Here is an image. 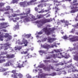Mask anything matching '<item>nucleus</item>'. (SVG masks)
Listing matches in <instances>:
<instances>
[{"mask_svg": "<svg viewBox=\"0 0 78 78\" xmlns=\"http://www.w3.org/2000/svg\"><path fill=\"white\" fill-rule=\"evenodd\" d=\"M17 15L16 14H14L13 15H12V16L13 17H17Z\"/></svg>", "mask_w": 78, "mask_h": 78, "instance_id": "obj_56", "label": "nucleus"}, {"mask_svg": "<svg viewBox=\"0 0 78 78\" xmlns=\"http://www.w3.org/2000/svg\"><path fill=\"white\" fill-rule=\"evenodd\" d=\"M5 37V38H7L8 37V39L11 40L12 39V36L9 35V34L6 33L5 34V35H4L3 34H2L0 35V41H3V38Z\"/></svg>", "mask_w": 78, "mask_h": 78, "instance_id": "obj_3", "label": "nucleus"}, {"mask_svg": "<svg viewBox=\"0 0 78 78\" xmlns=\"http://www.w3.org/2000/svg\"><path fill=\"white\" fill-rule=\"evenodd\" d=\"M20 5L21 7L25 8V7L27 6V3H26V2H20Z\"/></svg>", "mask_w": 78, "mask_h": 78, "instance_id": "obj_16", "label": "nucleus"}, {"mask_svg": "<svg viewBox=\"0 0 78 78\" xmlns=\"http://www.w3.org/2000/svg\"><path fill=\"white\" fill-rule=\"evenodd\" d=\"M70 68L69 69H68V73H71L72 72V68L70 67Z\"/></svg>", "mask_w": 78, "mask_h": 78, "instance_id": "obj_32", "label": "nucleus"}, {"mask_svg": "<svg viewBox=\"0 0 78 78\" xmlns=\"http://www.w3.org/2000/svg\"><path fill=\"white\" fill-rule=\"evenodd\" d=\"M28 57V58H32V55H30V53H27V55L25 56V59H27V57Z\"/></svg>", "mask_w": 78, "mask_h": 78, "instance_id": "obj_21", "label": "nucleus"}, {"mask_svg": "<svg viewBox=\"0 0 78 78\" xmlns=\"http://www.w3.org/2000/svg\"><path fill=\"white\" fill-rule=\"evenodd\" d=\"M38 7H41V8H43V6L42 5V3H41L40 4L37 5Z\"/></svg>", "mask_w": 78, "mask_h": 78, "instance_id": "obj_44", "label": "nucleus"}, {"mask_svg": "<svg viewBox=\"0 0 78 78\" xmlns=\"http://www.w3.org/2000/svg\"><path fill=\"white\" fill-rule=\"evenodd\" d=\"M17 76L19 77V78H22L23 77V75L21 74V73H19V74H17Z\"/></svg>", "mask_w": 78, "mask_h": 78, "instance_id": "obj_30", "label": "nucleus"}, {"mask_svg": "<svg viewBox=\"0 0 78 78\" xmlns=\"http://www.w3.org/2000/svg\"><path fill=\"white\" fill-rule=\"evenodd\" d=\"M7 70H8V68H2L0 70L1 72H5V71H6Z\"/></svg>", "mask_w": 78, "mask_h": 78, "instance_id": "obj_27", "label": "nucleus"}, {"mask_svg": "<svg viewBox=\"0 0 78 78\" xmlns=\"http://www.w3.org/2000/svg\"><path fill=\"white\" fill-rule=\"evenodd\" d=\"M77 11H78L77 9H74L70 11V13H74L75 12H77Z\"/></svg>", "mask_w": 78, "mask_h": 78, "instance_id": "obj_29", "label": "nucleus"}, {"mask_svg": "<svg viewBox=\"0 0 78 78\" xmlns=\"http://www.w3.org/2000/svg\"><path fill=\"white\" fill-rule=\"evenodd\" d=\"M9 46H11V44H9V42H7L4 44V46L1 47V49L4 48V50H7L8 49V47Z\"/></svg>", "mask_w": 78, "mask_h": 78, "instance_id": "obj_8", "label": "nucleus"}, {"mask_svg": "<svg viewBox=\"0 0 78 78\" xmlns=\"http://www.w3.org/2000/svg\"><path fill=\"white\" fill-rule=\"evenodd\" d=\"M5 61H6L5 59H1L0 60V63H3V62H4Z\"/></svg>", "mask_w": 78, "mask_h": 78, "instance_id": "obj_39", "label": "nucleus"}, {"mask_svg": "<svg viewBox=\"0 0 78 78\" xmlns=\"http://www.w3.org/2000/svg\"><path fill=\"white\" fill-rule=\"evenodd\" d=\"M73 78H78V74H73L72 75Z\"/></svg>", "mask_w": 78, "mask_h": 78, "instance_id": "obj_33", "label": "nucleus"}, {"mask_svg": "<svg viewBox=\"0 0 78 78\" xmlns=\"http://www.w3.org/2000/svg\"><path fill=\"white\" fill-rule=\"evenodd\" d=\"M12 73L14 74H16V75H17L18 73H16V70H13L12 71Z\"/></svg>", "mask_w": 78, "mask_h": 78, "instance_id": "obj_38", "label": "nucleus"}, {"mask_svg": "<svg viewBox=\"0 0 78 78\" xmlns=\"http://www.w3.org/2000/svg\"><path fill=\"white\" fill-rule=\"evenodd\" d=\"M70 67H72V72H78V70L76 69H75V68L74 67V66H73V65H72V63L65 67L66 69H69Z\"/></svg>", "mask_w": 78, "mask_h": 78, "instance_id": "obj_7", "label": "nucleus"}, {"mask_svg": "<svg viewBox=\"0 0 78 78\" xmlns=\"http://www.w3.org/2000/svg\"><path fill=\"white\" fill-rule=\"evenodd\" d=\"M56 38L49 37H48V42H49L51 43V42H53L54 41H56Z\"/></svg>", "mask_w": 78, "mask_h": 78, "instance_id": "obj_15", "label": "nucleus"}, {"mask_svg": "<svg viewBox=\"0 0 78 78\" xmlns=\"http://www.w3.org/2000/svg\"><path fill=\"white\" fill-rule=\"evenodd\" d=\"M14 78H18L17 76L16 75H14V76L13 77Z\"/></svg>", "mask_w": 78, "mask_h": 78, "instance_id": "obj_64", "label": "nucleus"}, {"mask_svg": "<svg viewBox=\"0 0 78 78\" xmlns=\"http://www.w3.org/2000/svg\"><path fill=\"white\" fill-rule=\"evenodd\" d=\"M25 17H27V16H22L20 17V19H24V18L25 19Z\"/></svg>", "mask_w": 78, "mask_h": 78, "instance_id": "obj_42", "label": "nucleus"}, {"mask_svg": "<svg viewBox=\"0 0 78 78\" xmlns=\"http://www.w3.org/2000/svg\"><path fill=\"white\" fill-rule=\"evenodd\" d=\"M61 58H64L65 59H68L69 58H70V56L69 55V54L67 55V53H66L65 56L61 55Z\"/></svg>", "mask_w": 78, "mask_h": 78, "instance_id": "obj_17", "label": "nucleus"}, {"mask_svg": "<svg viewBox=\"0 0 78 78\" xmlns=\"http://www.w3.org/2000/svg\"><path fill=\"white\" fill-rule=\"evenodd\" d=\"M49 68H47L46 69L47 71H50V69H52V70H53L54 69V68L53 66H52L51 65H49Z\"/></svg>", "mask_w": 78, "mask_h": 78, "instance_id": "obj_22", "label": "nucleus"}, {"mask_svg": "<svg viewBox=\"0 0 78 78\" xmlns=\"http://www.w3.org/2000/svg\"><path fill=\"white\" fill-rule=\"evenodd\" d=\"M22 42H20V40L16 41V43H18V44L20 45H23V44H25L24 46L27 47L28 44V42L27 40L25 39V38H23V40L22 41Z\"/></svg>", "mask_w": 78, "mask_h": 78, "instance_id": "obj_4", "label": "nucleus"}, {"mask_svg": "<svg viewBox=\"0 0 78 78\" xmlns=\"http://www.w3.org/2000/svg\"><path fill=\"white\" fill-rule=\"evenodd\" d=\"M19 0H12L11 3H12L13 4H14V3L17 4L18 3V1H19Z\"/></svg>", "mask_w": 78, "mask_h": 78, "instance_id": "obj_24", "label": "nucleus"}, {"mask_svg": "<svg viewBox=\"0 0 78 78\" xmlns=\"http://www.w3.org/2000/svg\"><path fill=\"white\" fill-rule=\"evenodd\" d=\"M7 53H8V52L7 51L2 52H1V55H6Z\"/></svg>", "mask_w": 78, "mask_h": 78, "instance_id": "obj_41", "label": "nucleus"}, {"mask_svg": "<svg viewBox=\"0 0 78 78\" xmlns=\"http://www.w3.org/2000/svg\"><path fill=\"white\" fill-rule=\"evenodd\" d=\"M53 20L51 19H45V18H43L42 19H41L40 20V22L42 24H45V23H48V22H51Z\"/></svg>", "mask_w": 78, "mask_h": 78, "instance_id": "obj_6", "label": "nucleus"}, {"mask_svg": "<svg viewBox=\"0 0 78 78\" xmlns=\"http://www.w3.org/2000/svg\"><path fill=\"white\" fill-rule=\"evenodd\" d=\"M48 74H44V73H42L40 75V76L41 77V78L42 77H45V76H48Z\"/></svg>", "mask_w": 78, "mask_h": 78, "instance_id": "obj_25", "label": "nucleus"}, {"mask_svg": "<svg viewBox=\"0 0 78 78\" xmlns=\"http://www.w3.org/2000/svg\"><path fill=\"white\" fill-rule=\"evenodd\" d=\"M26 6H29V5H31V3L30 1L29 2H26Z\"/></svg>", "mask_w": 78, "mask_h": 78, "instance_id": "obj_31", "label": "nucleus"}, {"mask_svg": "<svg viewBox=\"0 0 78 78\" xmlns=\"http://www.w3.org/2000/svg\"><path fill=\"white\" fill-rule=\"evenodd\" d=\"M64 63L62 62H60L59 63V65H61V66H63V65H64Z\"/></svg>", "mask_w": 78, "mask_h": 78, "instance_id": "obj_58", "label": "nucleus"}, {"mask_svg": "<svg viewBox=\"0 0 78 78\" xmlns=\"http://www.w3.org/2000/svg\"><path fill=\"white\" fill-rule=\"evenodd\" d=\"M1 25L3 26L2 27H0V29H3V28H6L7 27H9V25H8V23H1Z\"/></svg>", "mask_w": 78, "mask_h": 78, "instance_id": "obj_11", "label": "nucleus"}, {"mask_svg": "<svg viewBox=\"0 0 78 78\" xmlns=\"http://www.w3.org/2000/svg\"><path fill=\"white\" fill-rule=\"evenodd\" d=\"M41 47L44 48H48V46L45 45H41Z\"/></svg>", "mask_w": 78, "mask_h": 78, "instance_id": "obj_37", "label": "nucleus"}, {"mask_svg": "<svg viewBox=\"0 0 78 78\" xmlns=\"http://www.w3.org/2000/svg\"><path fill=\"white\" fill-rule=\"evenodd\" d=\"M4 5H5V3H4L3 2L0 3V7H2V6H4Z\"/></svg>", "mask_w": 78, "mask_h": 78, "instance_id": "obj_48", "label": "nucleus"}, {"mask_svg": "<svg viewBox=\"0 0 78 78\" xmlns=\"http://www.w3.org/2000/svg\"><path fill=\"white\" fill-rule=\"evenodd\" d=\"M8 73H9V71L5 72L4 73H3V75H4V76H6V75H8Z\"/></svg>", "mask_w": 78, "mask_h": 78, "instance_id": "obj_49", "label": "nucleus"}, {"mask_svg": "<svg viewBox=\"0 0 78 78\" xmlns=\"http://www.w3.org/2000/svg\"><path fill=\"white\" fill-rule=\"evenodd\" d=\"M15 19H16V20H19V19H20V18L19 17H16L15 18Z\"/></svg>", "mask_w": 78, "mask_h": 78, "instance_id": "obj_60", "label": "nucleus"}, {"mask_svg": "<svg viewBox=\"0 0 78 78\" xmlns=\"http://www.w3.org/2000/svg\"><path fill=\"white\" fill-rule=\"evenodd\" d=\"M51 58V55H50L48 57H46L45 58L46 59H50Z\"/></svg>", "mask_w": 78, "mask_h": 78, "instance_id": "obj_45", "label": "nucleus"}, {"mask_svg": "<svg viewBox=\"0 0 78 78\" xmlns=\"http://www.w3.org/2000/svg\"><path fill=\"white\" fill-rule=\"evenodd\" d=\"M9 14V12H6L4 13L5 14Z\"/></svg>", "mask_w": 78, "mask_h": 78, "instance_id": "obj_62", "label": "nucleus"}, {"mask_svg": "<svg viewBox=\"0 0 78 78\" xmlns=\"http://www.w3.org/2000/svg\"><path fill=\"white\" fill-rule=\"evenodd\" d=\"M71 42H76L78 41V36H74L71 38L69 39Z\"/></svg>", "mask_w": 78, "mask_h": 78, "instance_id": "obj_10", "label": "nucleus"}, {"mask_svg": "<svg viewBox=\"0 0 78 78\" xmlns=\"http://www.w3.org/2000/svg\"><path fill=\"white\" fill-rule=\"evenodd\" d=\"M9 64L10 65H11V63L10 61H9L8 62L5 63L4 64L3 66L4 67H8L9 66Z\"/></svg>", "mask_w": 78, "mask_h": 78, "instance_id": "obj_19", "label": "nucleus"}, {"mask_svg": "<svg viewBox=\"0 0 78 78\" xmlns=\"http://www.w3.org/2000/svg\"><path fill=\"white\" fill-rule=\"evenodd\" d=\"M40 68H42V67H44V64H41L38 66Z\"/></svg>", "mask_w": 78, "mask_h": 78, "instance_id": "obj_47", "label": "nucleus"}, {"mask_svg": "<svg viewBox=\"0 0 78 78\" xmlns=\"http://www.w3.org/2000/svg\"><path fill=\"white\" fill-rule=\"evenodd\" d=\"M56 28L53 27L52 28H47V27H45L43 29V30L45 33L46 35H49L51 33V32L55 30H56Z\"/></svg>", "mask_w": 78, "mask_h": 78, "instance_id": "obj_2", "label": "nucleus"}, {"mask_svg": "<svg viewBox=\"0 0 78 78\" xmlns=\"http://www.w3.org/2000/svg\"><path fill=\"white\" fill-rule=\"evenodd\" d=\"M43 62H44V63H47L48 62L47 60H44Z\"/></svg>", "mask_w": 78, "mask_h": 78, "instance_id": "obj_63", "label": "nucleus"}, {"mask_svg": "<svg viewBox=\"0 0 78 78\" xmlns=\"http://www.w3.org/2000/svg\"><path fill=\"white\" fill-rule=\"evenodd\" d=\"M6 8L7 11H9V10H11V7L9 6H7L6 7Z\"/></svg>", "mask_w": 78, "mask_h": 78, "instance_id": "obj_36", "label": "nucleus"}, {"mask_svg": "<svg viewBox=\"0 0 78 78\" xmlns=\"http://www.w3.org/2000/svg\"><path fill=\"white\" fill-rule=\"evenodd\" d=\"M62 39H67L68 37H67L66 35H65V36H64L63 37H62Z\"/></svg>", "mask_w": 78, "mask_h": 78, "instance_id": "obj_40", "label": "nucleus"}, {"mask_svg": "<svg viewBox=\"0 0 78 78\" xmlns=\"http://www.w3.org/2000/svg\"><path fill=\"white\" fill-rule=\"evenodd\" d=\"M25 11L27 12H26L25 13V12H23V13H20L19 14L20 16H23V15H26V16H27V17H28V14H30V11H31V10H30V9H25Z\"/></svg>", "mask_w": 78, "mask_h": 78, "instance_id": "obj_9", "label": "nucleus"}, {"mask_svg": "<svg viewBox=\"0 0 78 78\" xmlns=\"http://www.w3.org/2000/svg\"><path fill=\"white\" fill-rule=\"evenodd\" d=\"M63 2L62 1L58 2L57 0H54V5H56V6H55V8L53 7L52 9H55V14H57V12H58V11L60 10V9L59 7H58V6H61V5H62V4L61 3H61V2Z\"/></svg>", "mask_w": 78, "mask_h": 78, "instance_id": "obj_1", "label": "nucleus"}, {"mask_svg": "<svg viewBox=\"0 0 78 78\" xmlns=\"http://www.w3.org/2000/svg\"><path fill=\"white\" fill-rule=\"evenodd\" d=\"M42 33H43V32H42V31H41L38 33V34H39V35L42 34Z\"/></svg>", "mask_w": 78, "mask_h": 78, "instance_id": "obj_59", "label": "nucleus"}, {"mask_svg": "<svg viewBox=\"0 0 78 78\" xmlns=\"http://www.w3.org/2000/svg\"><path fill=\"white\" fill-rule=\"evenodd\" d=\"M30 50V49L29 48H27L26 49V51H23V52H21V54L22 55L23 54H27L28 53V51Z\"/></svg>", "mask_w": 78, "mask_h": 78, "instance_id": "obj_23", "label": "nucleus"}, {"mask_svg": "<svg viewBox=\"0 0 78 78\" xmlns=\"http://www.w3.org/2000/svg\"><path fill=\"white\" fill-rule=\"evenodd\" d=\"M65 69V68H60V69L58 68L57 70H56V71H57V72H59V71H60L61 72H64V70Z\"/></svg>", "mask_w": 78, "mask_h": 78, "instance_id": "obj_20", "label": "nucleus"}, {"mask_svg": "<svg viewBox=\"0 0 78 78\" xmlns=\"http://www.w3.org/2000/svg\"><path fill=\"white\" fill-rule=\"evenodd\" d=\"M56 73L54 72L51 74V75L52 76H55L56 75Z\"/></svg>", "mask_w": 78, "mask_h": 78, "instance_id": "obj_55", "label": "nucleus"}, {"mask_svg": "<svg viewBox=\"0 0 78 78\" xmlns=\"http://www.w3.org/2000/svg\"><path fill=\"white\" fill-rule=\"evenodd\" d=\"M37 1V0H31L30 1V2H31V3H33L34 2H35Z\"/></svg>", "mask_w": 78, "mask_h": 78, "instance_id": "obj_54", "label": "nucleus"}, {"mask_svg": "<svg viewBox=\"0 0 78 78\" xmlns=\"http://www.w3.org/2000/svg\"><path fill=\"white\" fill-rule=\"evenodd\" d=\"M73 9H77V8H78V7H77L75 3L73 5Z\"/></svg>", "mask_w": 78, "mask_h": 78, "instance_id": "obj_28", "label": "nucleus"}, {"mask_svg": "<svg viewBox=\"0 0 78 78\" xmlns=\"http://www.w3.org/2000/svg\"><path fill=\"white\" fill-rule=\"evenodd\" d=\"M38 8H37V7H36L35 8V11H38Z\"/></svg>", "mask_w": 78, "mask_h": 78, "instance_id": "obj_61", "label": "nucleus"}, {"mask_svg": "<svg viewBox=\"0 0 78 78\" xmlns=\"http://www.w3.org/2000/svg\"><path fill=\"white\" fill-rule=\"evenodd\" d=\"M41 3H45L47 2V1H45V0H41L40 1Z\"/></svg>", "mask_w": 78, "mask_h": 78, "instance_id": "obj_53", "label": "nucleus"}, {"mask_svg": "<svg viewBox=\"0 0 78 78\" xmlns=\"http://www.w3.org/2000/svg\"><path fill=\"white\" fill-rule=\"evenodd\" d=\"M54 51H55L56 53H58L59 52H60V51H59V49H55L54 50Z\"/></svg>", "mask_w": 78, "mask_h": 78, "instance_id": "obj_52", "label": "nucleus"}, {"mask_svg": "<svg viewBox=\"0 0 78 78\" xmlns=\"http://www.w3.org/2000/svg\"><path fill=\"white\" fill-rule=\"evenodd\" d=\"M39 52L40 53H44L45 54L47 53L46 51H45L44 50H40L39 51Z\"/></svg>", "mask_w": 78, "mask_h": 78, "instance_id": "obj_35", "label": "nucleus"}, {"mask_svg": "<svg viewBox=\"0 0 78 78\" xmlns=\"http://www.w3.org/2000/svg\"><path fill=\"white\" fill-rule=\"evenodd\" d=\"M6 58L8 59H10L11 58V55H6Z\"/></svg>", "mask_w": 78, "mask_h": 78, "instance_id": "obj_50", "label": "nucleus"}, {"mask_svg": "<svg viewBox=\"0 0 78 78\" xmlns=\"http://www.w3.org/2000/svg\"><path fill=\"white\" fill-rule=\"evenodd\" d=\"M62 53H59L56 54L55 55L52 54L51 55V58H54V59H55L56 58H57V57H59V55H61L62 54Z\"/></svg>", "mask_w": 78, "mask_h": 78, "instance_id": "obj_12", "label": "nucleus"}, {"mask_svg": "<svg viewBox=\"0 0 78 78\" xmlns=\"http://www.w3.org/2000/svg\"><path fill=\"white\" fill-rule=\"evenodd\" d=\"M38 19H41L44 17V15L42 14L38 15H37Z\"/></svg>", "mask_w": 78, "mask_h": 78, "instance_id": "obj_26", "label": "nucleus"}, {"mask_svg": "<svg viewBox=\"0 0 78 78\" xmlns=\"http://www.w3.org/2000/svg\"><path fill=\"white\" fill-rule=\"evenodd\" d=\"M74 53L76 55L73 56L74 57L73 59L75 61H78V52H75Z\"/></svg>", "mask_w": 78, "mask_h": 78, "instance_id": "obj_14", "label": "nucleus"}, {"mask_svg": "<svg viewBox=\"0 0 78 78\" xmlns=\"http://www.w3.org/2000/svg\"><path fill=\"white\" fill-rule=\"evenodd\" d=\"M19 25H17L15 26V27H14V30H18L19 29Z\"/></svg>", "mask_w": 78, "mask_h": 78, "instance_id": "obj_34", "label": "nucleus"}, {"mask_svg": "<svg viewBox=\"0 0 78 78\" xmlns=\"http://www.w3.org/2000/svg\"><path fill=\"white\" fill-rule=\"evenodd\" d=\"M21 49H22V47L19 46L16 49H15V50H16L17 49L18 50H21Z\"/></svg>", "mask_w": 78, "mask_h": 78, "instance_id": "obj_43", "label": "nucleus"}, {"mask_svg": "<svg viewBox=\"0 0 78 78\" xmlns=\"http://www.w3.org/2000/svg\"><path fill=\"white\" fill-rule=\"evenodd\" d=\"M42 5H43V8L44 7H46V6H47V3H42Z\"/></svg>", "mask_w": 78, "mask_h": 78, "instance_id": "obj_51", "label": "nucleus"}, {"mask_svg": "<svg viewBox=\"0 0 78 78\" xmlns=\"http://www.w3.org/2000/svg\"><path fill=\"white\" fill-rule=\"evenodd\" d=\"M61 22L62 23H65V25L66 26H68L69 25V21L66 20H61Z\"/></svg>", "mask_w": 78, "mask_h": 78, "instance_id": "obj_18", "label": "nucleus"}, {"mask_svg": "<svg viewBox=\"0 0 78 78\" xmlns=\"http://www.w3.org/2000/svg\"><path fill=\"white\" fill-rule=\"evenodd\" d=\"M15 57V55L14 54H11L10 55V58H14Z\"/></svg>", "mask_w": 78, "mask_h": 78, "instance_id": "obj_46", "label": "nucleus"}, {"mask_svg": "<svg viewBox=\"0 0 78 78\" xmlns=\"http://www.w3.org/2000/svg\"><path fill=\"white\" fill-rule=\"evenodd\" d=\"M30 36H31V34H27V37L28 38H29V37H30Z\"/></svg>", "mask_w": 78, "mask_h": 78, "instance_id": "obj_57", "label": "nucleus"}, {"mask_svg": "<svg viewBox=\"0 0 78 78\" xmlns=\"http://www.w3.org/2000/svg\"><path fill=\"white\" fill-rule=\"evenodd\" d=\"M30 16L29 17H25L23 20V22H30V21H31L32 20V19H34V16H33L31 14L30 15Z\"/></svg>", "mask_w": 78, "mask_h": 78, "instance_id": "obj_5", "label": "nucleus"}, {"mask_svg": "<svg viewBox=\"0 0 78 78\" xmlns=\"http://www.w3.org/2000/svg\"><path fill=\"white\" fill-rule=\"evenodd\" d=\"M25 65H26V64L25 63V62H23V63L21 65H20V63H18V66L16 67V68L18 67V68H21L22 67H24Z\"/></svg>", "mask_w": 78, "mask_h": 78, "instance_id": "obj_13", "label": "nucleus"}]
</instances>
